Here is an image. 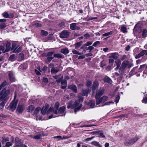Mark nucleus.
<instances>
[{"label":"nucleus","instance_id":"obj_1","mask_svg":"<svg viewBox=\"0 0 147 147\" xmlns=\"http://www.w3.org/2000/svg\"><path fill=\"white\" fill-rule=\"evenodd\" d=\"M10 90L9 89L6 90L5 89L0 92V100L3 101L0 103V106L3 107L9 98L7 96L10 93Z\"/></svg>","mask_w":147,"mask_h":147},{"label":"nucleus","instance_id":"obj_2","mask_svg":"<svg viewBox=\"0 0 147 147\" xmlns=\"http://www.w3.org/2000/svg\"><path fill=\"white\" fill-rule=\"evenodd\" d=\"M139 139L138 137H135L134 138L130 140L127 139L124 142V144L126 146L132 145L136 142Z\"/></svg>","mask_w":147,"mask_h":147},{"label":"nucleus","instance_id":"obj_3","mask_svg":"<svg viewBox=\"0 0 147 147\" xmlns=\"http://www.w3.org/2000/svg\"><path fill=\"white\" fill-rule=\"evenodd\" d=\"M49 67L51 68V74H55L59 71V67H55L53 63H51L49 64Z\"/></svg>","mask_w":147,"mask_h":147},{"label":"nucleus","instance_id":"obj_4","mask_svg":"<svg viewBox=\"0 0 147 147\" xmlns=\"http://www.w3.org/2000/svg\"><path fill=\"white\" fill-rule=\"evenodd\" d=\"M71 32L67 30H64L59 33V36L62 38H68L70 35Z\"/></svg>","mask_w":147,"mask_h":147},{"label":"nucleus","instance_id":"obj_5","mask_svg":"<svg viewBox=\"0 0 147 147\" xmlns=\"http://www.w3.org/2000/svg\"><path fill=\"white\" fill-rule=\"evenodd\" d=\"M109 100V98L105 96H104L100 98L97 99L96 100V104L98 105L102 102H104Z\"/></svg>","mask_w":147,"mask_h":147},{"label":"nucleus","instance_id":"obj_6","mask_svg":"<svg viewBox=\"0 0 147 147\" xmlns=\"http://www.w3.org/2000/svg\"><path fill=\"white\" fill-rule=\"evenodd\" d=\"M18 102L13 100L10 104L9 108L10 110L13 111L16 108Z\"/></svg>","mask_w":147,"mask_h":147},{"label":"nucleus","instance_id":"obj_7","mask_svg":"<svg viewBox=\"0 0 147 147\" xmlns=\"http://www.w3.org/2000/svg\"><path fill=\"white\" fill-rule=\"evenodd\" d=\"M145 55L147 56V50H142L139 54L136 55L135 57L136 59H138L142 57L143 56Z\"/></svg>","mask_w":147,"mask_h":147},{"label":"nucleus","instance_id":"obj_8","mask_svg":"<svg viewBox=\"0 0 147 147\" xmlns=\"http://www.w3.org/2000/svg\"><path fill=\"white\" fill-rule=\"evenodd\" d=\"M104 91L103 89H100L96 91L95 98L96 100L100 98V97L103 94Z\"/></svg>","mask_w":147,"mask_h":147},{"label":"nucleus","instance_id":"obj_9","mask_svg":"<svg viewBox=\"0 0 147 147\" xmlns=\"http://www.w3.org/2000/svg\"><path fill=\"white\" fill-rule=\"evenodd\" d=\"M16 145V147H21L22 145H25L23 144L21 140L18 137H16L15 139Z\"/></svg>","mask_w":147,"mask_h":147},{"label":"nucleus","instance_id":"obj_10","mask_svg":"<svg viewBox=\"0 0 147 147\" xmlns=\"http://www.w3.org/2000/svg\"><path fill=\"white\" fill-rule=\"evenodd\" d=\"M5 19H0V28L1 29H3L6 27V25L5 22L6 21Z\"/></svg>","mask_w":147,"mask_h":147},{"label":"nucleus","instance_id":"obj_11","mask_svg":"<svg viewBox=\"0 0 147 147\" xmlns=\"http://www.w3.org/2000/svg\"><path fill=\"white\" fill-rule=\"evenodd\" d=\"M25 109V107L23 105H18L16 110V113L18 114L22 113Z\"/></svg>","mask_w":147,"mask_h":147},{"label":"nucleus","instance_id":"obj_12","mask_svg":"<svg viewBox=\"0 0 147 147\" xmlns=\"http://www.w3.org/2000/svg\"><path fill=\"white\" fill-rule=\"evenodd\" d=\"M8 74L10 81L11 82H14L15 81V78L13 76V72L12 71H9Z\"/></svg>","mask_w":147,"mask_h":147},{"label":"nucleus","instance_id":"obj_13","mask_svg":"<svg viewBox=\"0 0 147 147\" xmlns=\"http://www.w3.org/2000/svg\"><path fill=\"white\" fill-rule=\"evenodd\" d=\"M78 23H73L70 24V28L72 30H79L80 29L79 27L77 26L76 24Z\"/></svg>","mask_w":147,"mask_h":147},{"label":"nucleus","instance_id":"obj_14","mask_svg":"<svg viewBox=\"0 0 147 147\" xmlns=\"http://www.w3.org/2000/svg\"><path fill=\"white\" fill-rule=\"evenodd\" d=\"M2 16L5 18H12L13 17V15L11 13L9 14L7 11H5L2 13Z\"/></svg>","mask_w":147,"mask_h":147},{"label":"nucleus","instance_id":"obj_15","mask_svg":"<svg viewBox=\"0 0 147 147\" xmlns=\"http://www.w3.org/2000/svg\"><path fill=\"white\" fill-rule=\"evenodd\" d=\"M9 84L8 82H7L6 80L4 81L0 86V91H1L3 89H5L6 90L5 88L6 86H8Z\"/></svg>","mask_w":147,"mask_h":147},{"label":"nucleus","instance_id":"obj_16","mask_svg":"<svg viewBox=\"0 0 147 147\" xmlns=\"http://www.w3.org/2000/svg\"><path fill=\"white\" fill-rule=\"evenodd\" d=\"M68 88L69 89L72 90L75 93H76L77 92V87L75 85L72 84L69 85Z\"/></svg>","mask_w":147,"mask_h":147},{"label":"nucleus","instance_id":"obj_17","mask_svg":"<svg viewBox=\"0 0 147 147\" xmlns=\"http://www.w3.org/2000/svg\"><path fill=\"white\" fill-rule=\"evenodd\" d=\"M53 77L56 80V81L57 83H59L63 79V76L60 77L59 76L56 75L53 76Z\"/></svg>","mask_w":147,"mask_h":147},{"label":"nucleus","instance_id":"obj_18","mask_svg":"<svg viewBox=\"0 0 147 147\" xmlns=\"http://www.w3.org/2000/svg\"><path fill=\"white\" fill-rule=\"evenodd\" d=\"M119 54L117 53H114L111 54V55L109 57V58H112L115 60L117 59Z\"/></svg>","mask_w":147,"mask_h":147},{"label":"nucleus","instance_id":"obj_19","mask_svg":"<svg viewBox=\"0 0 147 147\" xmlns=\"http://www.w3.org/2000/svg\"><path fill=\"white\" fill-rule=\"evenodd\" d=\"M61 88L62 89H64L67 87V82L65 80H63L61 82Z\"/></svg>","mask_w":147,"mask_h":147},{"label":"nucleus","instance_id":"obj_20","mask_svg":"<svg viewBox=\"0 0 147 147\" xmlns=\"http://www.w3.org/2000/svg\"><path fill=\"white\" fill-rule=\"evenodd\" d=\"M49 107V105L48 104H47L42 108L41 112L42 115H45V114Z\"/></svg>","mask_w":147,"mask_h":147},{"label":"nucleus","instance_id":"obj_21","mask_svg":"<svg viewBox=\"0 0 147 147\" xmlns=\"http://www.w3.org/2000/svg\"><path fill=\"white\" fill-rule=\"evenodd\" d=\"M99 85V82L97 81L94 82L92 85V89L93 90H95L98 87Z\"/></svg>","mask_w":147,"mask_h":147},{"label":"nucleus","instance_id":"obj_22","mask_svg":"<svg viewBox=\"0 0 147 147\" xmlns=\"http://www.w3.org/2000/svg\"><path fill=\"white\" fill-rule=\"evenodd\" d=\"M128 64V61H124L122 63L121 67L125 69V68L127 66Z\"/></svg>","mask_w":147,"mask_h":147},{"label":"nucleus","instance_id":"obj_23","mask_svg":"<svg viewBox=\"0 0 147 147\" xmlns=\"http://www.w3.org/2000/svg\"><path fill=\"white\" fill-rule=\"evenodd\" d=\"M60 52L64 55H67L69 53V51L67 48L62 49H61Z\"/></svg>","mask_w":147,"mask_h":147},{"label":"nucleus","instance_id":"obj_24","mask_svg":"<svg viewBox=\"0 0 147 147\" xmlns=\"http://www.w3.org/2000/svg\"><path fill=\"white\" fill-rule=\"evenodd\" d=\"M65 109L66 107L64 106L60 107L58 110H57L58 114L63 113L64 112Z\"/></svg>","mask_w":147,"mask_h":147},{"label":"nucleus","instance_id":"obj_25","mask_svg":"<svg viewBox=\"0 0 147 147\" xmlns=\"http://www.w3.org/2000/svg\"><path fill=\"white\" fill-rule=\"evenodd\" d=\"M88 105L91 108L94 107L95 106V102L94 100H90L88 102Z\"/></svg>","mask_w":147,"mask_h":147},{"label":"nucleus","instance_id":"obj_26","mask_svg":"<svg viewBox=\"0 0 147 147\" xmlns=\"http://www.w3.org/2000/svg\"><path fill=\"white\" fill-rule=\"evenodd\" d=\"M11 43L7 41L6 45V51L7 52L9 51L11 49Z\"/></svg>","mask_w":147,"mask_h":147},{"label":"nucleus","instance_id":"obj_27","mask_svg":"<svg viewBox=\"0 0 147 147\" xmlns=\"http://www.w3.org/2000/svg\"><path fill=\"white\" fill-rule=\"evenodd\" d=\"M53 56L54 57L57 58H63V57L64 56L63 55L60 53H55L54 54Z\"/></svg>","mask_w":147,"mask_h":147},{"label":"nucleus","instance_id":"obj_28","mask_svg":"<svg viewBox=\"0 0 147 147\" xmlns=\"http://www.w3.org/2000/svg\"><path fill=\"white\" fill-rule=\"evenodd\" d=\"M83 42L82 41H80L74 44L75 46V49H77L82 45Z\"/></svg>","mask_w":147,"mask_h":147},{"label":"nucleus","instance_id":"obj_29","mask_svg":"<svg viewBox=\"0 0 147 147\" xmlns=\"http://www.w3.org/2000/svg\"><path fill=\"white\" fill-rule=\"evenodd\" d=\"M104 81L106 82H107L109 84H111L112 82L111 80L108 77H105L103 79Z\"/></svg>","mask_w":147,"mask_h":147},{"label":"nucleus","instance_id":"obj_30","mask_svg":"<svg viewBox=\"0 0 147 147\" xmlns=\"http://www.w3.org/2000/svg\"><path fill=\"white\" fill-rule=\"evenodd\" d=\"M22 50V47H19V48L17 47L15 48L13 51V53H18L20 52Z\"/></svg>","mask_w":147,"mask_h":147},{"label":"nucleus","instance_id":"obj_31","mask_svg":"<svg viewBox=\"0 0 147 147\" xmlns=\"http://www.w3.org/2000/svg\"><path fill=\"white\" fill-rule=\"evenodd\" d=\"M59 102H56L55 104V108L56 109L54 111V113L56 114H58L57 110L59 106Z\"/></svg>","mask_w":147,"mask_h":147},{"label":"nucleus","instance_id":"obj_32","mask_svg":"<svg viewBox=\"0 0 147 147\" xmlns=\"http://www.w3.org/2000/svg\"><path fill=\"white\" fill-rule=\"evenodd\" d=\"M73 102L72 101H70L67 104V108L69 109L74 108Z\"/></svg>","mask_w":147,"mask_h":147},{"label":"nucleus","instance_id":"obj_33","mask_svg":"<svg viewBox=\"0 0 147 147\" xmlns=\"http://www.w3.org/2000/svg\"><path fill=\"white\" fill-rule=\"evenodd\" d=\"M89 92V90L88 89L82 90V96H87Z\"/></svg>","mask_w":147,"mask_h":147},{"label":"nucleus","instance_id":"obj_34","mask_svg":"<svg viewBox=\"0 0 147 147\" xmlns=\"http://www.w3.org/2000/svg\"><path fill=\"white\" fill-rule=\"evenodd\" d=\"M91 144L98 147H102L101 145L98 142L96 141H93L91 143Z\"/></svg>","mask_w":147,"mask_h":147},{"label":"nucleus","instance_id":"obj_35","mask_svg":"<svg viewBox=\"0 0 147 147\" xmlns=\"http://www.w3.org/2000/svg\"><path fill=\"white\" fill-rule=\"evenodd\" d=\"M114 32L113 31H111L109 32L105 33L102 34V36H107L109 35H112Z\"/></svg>","mask_w":147,"mask_h":147},{"label":"nucleus","instance_id":"obj_36","mask_svg":"<svg viewBox=\"0 0 147 147\" xmlns=\"http://www.w3.org/2000/svg\"><path fill=\"white\" fill-rule=\"evenodd\" d=\"M41 34L43 36H47L48 34V33L45 30H41Z\"/></svg>","mask_w":147,"mask_h":147},{"label":"nucleus","instance_id":"obj_37","mask_svg":"<svg viewBox=\"0 0 147 147\" xmlns=\"http://www.w3.org/2000/svg\"><path fill=\"white\" fill-rule=\"evenodd\" d=\"M9 60L11 61H14L16 60V58L14 55H12L10 56L9 58Z\"/></svg>","mask_w":147,"mask_h":147},{"label":"nucleus","instance_id":"obj_38","mask_svg":"<svg viewBox=\"0 0 147 147\" xmlns=\"http://www.w3.org/2000/svg\"><path fill=\"white\" fill-rule=\"evenodd\" d=\"M138 25L137 24L136 25L134 28V30H135L136 31H137L139 33H140L141 32V30L138 27Z\"/></svg>","mask_w":147,"mask_h":147},{"label":"nucleus","instance_id":"obj_39","mask_svg":"<svg viewBox=\"0 0 147 147\" xmlns=\"http://www.w3.org/2000/svg\"><path fill=\"white\" fill-rule=\"evenodd\" d=\"M80 101L76 100L73 104L74 108L78 106L80 104Z\"/></svg>","mask_w":147,"mask_h":147},{"label":"nucleus","instance_id":"obj_40","mask_svg":"<svg viewBox=\"0 0 147 147\" xmlns=\"http://www.w3.org/2000/svg\"><path fill=\"white\" fill-rule=\"evenodd\" d=\"M121 30L123 33H125L127 32L126 28L124 26H122L121 27Z\"/></svg>","mask_w":147,"mask_h":147},{"label":"nucleus","instance_id":"obj_41","mask_svg":"<svg viewBox=\"0 0 147 147\" xmlns=\"http://www.w3.org/2000/svg\"><path fill=\"white\" fill-rule=\"evenodd\" d=\"M40 110L41 108L40 107H38L36 108L34 111V114H35V115H37Z\"/></svg>","mask_w":147,"mask_h":147},{"label":"nucleus","instance_id":"obj_42","mask_svg":"<svg viewBox=\"0 0 147 147\" xmlns=\"http://www.w3.org/2000/svg\"><path fill=\"white\" fill-rule=\"evenodd\" d=\"M147 31L146 29H144L142 32V35L143 37L146 36Z\"/></svg>","mask_w":147,"mask_h":147},{"label":"nucleus","instance_id":"obj_43","mask_svg":"<svg viewBox=\"0 0 147 147\" xmlns=\"http://www.w3.org/2000/svg\"><path fill=\"white\" fill-rule=\"evenodd\" d=\"M34 107L33 105L30 106L28 109V111L29 112H32L34 109Z\"/></svg>","mask_w":147,"mask_h":147},{"label":"nucleus","instance_id":"obj_44","mask_svg":"<svg viewBox=\"0 0 147 147\" xmlns=\"http://www.w3.org/2000/svg\"><path fill=\"white\" fill-rule=\"evenodd\" d=\"M102 132V130H98L96 131H94L92 132H91V134L92 135H97L99 133Z\"/></svg>","mask_w":147,"mask_h":147},{"label":"nucleus","instance_id":"obj_45","mask_svg":"<svg viewBox=\"0 0 147 147\" xmlns=\"http://www.w3.org/2000/svg\"><path fill=\"white\" fill-rule=\"evenodd\" d=\"M72 52L74 54H77L78 55H80L82 54V53H80L79 51H78L75 49H73Z\"/></svg>","mask_w":147,"mask_h":147},{"label":"nucleus","instance_id":"obj_46","mask_svg":"<svg viewBox=\"0 0 147 147\" xmlns=\"http://www.w3.org/2000/svg\"><path fill=\"white\" fill-rule=\"evenodd\" d=\"M82 105L81 104H80V106L76 108H75L74 110V111L75 113H76V112H77L78 111L80 110V109L82 107Z\"/></svg>","mask_w":147,"mask_h":147},{"label":"nucleus","instance_id":"obj_47","mask_svg":"<svg viewBox=\"0 0 147 147\" xmlns=\"http://www.w3.org/2000/svg\"><path fill=\"white\" fill-rule=\"evenodd\" d=\"M55 53V51L48 52L47 54V56L53 57L52 56Z\"/></svg>","mask_w":147,"mask_h":147},{"label":"nucleus","instance_id":"obj_48","mask_svg":"<svg viewBox=\"0 0 147 147\" xmlns=\"http://www.w3.org/2000/svg\"><path fill=\"white\" fill-rule=\"evenodd\" d=\"M0 51H2L3 53H4L6 52L5 47L2 46H0Z\"/></svg>","mask_w":147,"mask_h":147},{"label":"nucleus","instance_id":"obj_49","mask_svg":"<svg viewBox=\"0 0 147 147\" xmlns=\"http://www.w3.org/2000/svg\"><path fill=\"white\" fill-rule=\"evenodd\" d=\"M125 69L121 67L119 68V74H123V73L124 72V71Z\"/></svg>","mask_w":147,"mask_h":147},{"label":"nucleus","instance_id":"obj_50","mask_svg":"<svg viewBox=\"0 0 147 147\" xmlns=\"http://www.w3.org/2000/svg\"><path fill=\"white\" fill-rule=\"evenodd\" d=\"M87 46H86L85 44H84V45L82 46L81 48L80 49H83L84 51L87 50H88V48L86 47Z\"/></svg>","mask_w":147,"mask_h":147},{"label":"nucleus","instance_id":"obj_51","mask_svg":"<svg viewBox=\"0 0 147 147\" xmlns=\"http://www.w3.org/2000/svg\"><path fill=\"white\" fill-rule=\"evenodd\" d=\"M146 66V64H144L142 65H141L140 67V68L139 69V71H141L142 70V69H143Z\"/></svg>","mask_w":147,"mask_h":147},{"label":"nucleus","instance_id":"obj_52","mask_svg":"<svg viewBox=\"0 0 147 147\" xmlns=\"http://www.w3.org/2000/svg\"><path fill=\"white\" fill-rule=\"evenodd\" d=\"M12 145V144L11 142H7L6 143L5 147H9Z\"/></svg>","mask_w":147,"mask_h":147},{"label":"nucleus","instance_id":"obj_53","mask_svg":"<svg viewBox=\"0 0 147 147\" xmlns=\"http://www.w3.org/2000/svg\"><path fill=\"white\" fill-rule=\"evenodd\" d=\"M111 103H112V104H113L114 103L112 101H109L108 102H105L104 105H102V106L103 107L105 105H109Z\"/></svg>","mask_w":147,"mask_h":147},{"label":"nucleus","instance_id":"obj_54","mask_svg":"<svg viewBox=\"0 0 147 147\" xmlns=\"http://www.w3.org/2000/svg\"><path fill=\"white\" fill-rule=\"evenodd\" d=\"M141 60H143V61H145L146 59H145V58L144 57H143L142 58V59H138L136 60V62L137 64H139L140 62L141 61Z\"/></svg>","mask_w":147,"mask_h":147},{"label":"nucleus","instance_id":"obj_55","mask_svg":"<svg viewBox=\"0 0 147 147\" xmlns=\"http://www.w3.org/2000/svg\"><path fill=\"white\" fill-rule=\"evenodd\" d=\"M120 99V96L119 95H118L115 98V100L116 103H117Z\"/></svg>","mask_w":147,"mask_h":147},{"label":"nucleus","instance_id":"obj_56","mask_svg":"<svg viewBox=\"0 0 147 147\" xmlns=\"http://www.w3.org/2000/svg\"><path fill=\"white\" fill-rule=\"evenodd\" d=\"M92 82L90 81H88L87 82L86 86L88 87H90L91 86Z\"/></svg>","mask_w":147,"mask_h":147},{"label":"nucleus","instance_id":"obj_57","mask_svg":"<svg viewBox=\"0 0 147 147\" xmlns=\"http://www.w3.org/2000/svg\"><path fill=\"white\" fill-rule=\"evenodd\" d=\"M47 59L49 62L51 61L54 58V56L53 57L47 56Z\"/></svg>","mask_w":147,"mask_h":147},{"label":"nucleus","instance_id":"obj_58","mask_svg":"<svg viewBox=\"0 0 147 147\" xmlns=\"http://www.w3.org/2000/svg\"><path fill=\"white\" fill-rule=\"evenodd\" d=\"M100 66L101 67H103L105 65V63L104 61H102L100 62Z\"/></svg>","mask_w":147,"mask_h":147},{"label":"nucleus","instance_id":"obj_59","mask_svg":"<svg viewBox=\"0 0 147 147\" xmlns=\"http://www.w3.org/2000/svg\"><path fill=\"white\" fill-rule=\"evenodd\" d=\"M20 58L21 60H23L24 58V55L23 54L20 53L19 55Z\"/></svg>","mask_w":147,"mask_h":147},{"label":"nucleus","instance_id":"obj_60","mask_svg":"<svg viewBox=\"0 0 147 147\" xmlns=\"http://www.w3.org/2000/svg\"><path fill=\"white\" fill-rule=\"evenodd\" d=\"M100 43V42L99 41H97L94 42L92 45V46L94 47H96L97 45L99 44Z\"/></svg>","mask_w":147,"mask_h":147},{"label":"nucleus","instance_id":"obj_61","mask_svg":"<svg viewBox=\"0 0 147 147\" xmlns=\"http://www.w3.org/2000/svg\"><path fill=\"white\" fill-rule=\"evenodd\" d=\"M116 64L117 66H120L121 64V62L120 61H115Z\"/></svg>","mask_w":147,"mask_h":147},{"label":"nucleus","instance_id":"obj_62","mask_svg":"<svg viewBox=\"0 0 147 147\" xmlns=\"http://www.w3.org/2000/svg\"><path fill=\"white\" fill-rule=\"evenodd\" d=\"M142 102L145 104L147 103V97H145L143 98Z\"/></svg>","mask_w":147,"mask_h":147},{"label":"nucleus","instance_id":"obj_63","mask_svg":"<svg viewBox=\"0 0 147 147\" xmlns=\"http://www.w3.org/2000/svg\"><path fill=\"white\" fill-rule=\"evenodd\" d=\"M92 43V42L91 41H89L87 42L85 44L86 46H88L91 45Z\"/></svg>","mask_w":147,"mask_h":147},{"label":"nucleus","instance_id":"obj_64","mask_svg":"<svg viewBox=\"0 0 147 147\" xmlns=\"http://www.w3.org/2000/svg\"><path fill=\"white\" fill-rule=\"evenodd\" d=\"M40 135H37L34 137V138L36 139H39L40 138Z\"/></svg>","mask_w":147,"mask_h":147}]
</instances>
